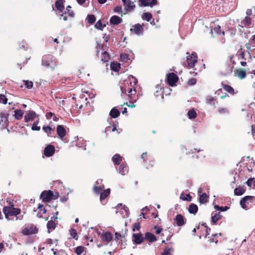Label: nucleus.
I'll use <instances>...</instances> for the list:
<instances>
[{
    "label": "nucleus",
    "instance_id": "1",
    "mask_svg": "<svg viewBox=\"0 0 255 255\" xmlns=\"http://www.w3.org/2000/svg\"><path fill=\"white\" fill-rule=\"evenodd\" d=\"M3 212L5 215V218L9 220L10 216H16V220H22L23 216H17L21 212V210L19 208H16L13 207V205L10 206H5L3 208Z\"/></svg>",
    "mask_w": 255,
    "mask_h": 255
},
{
    "label": "nucleus",
    "instance_id": "2",
    "mask_svg": "<svg viewBox=\"0 0 255 255\" xmlns=\"http://www.w3.org/2000/svg\"><path fill=\"white\" fill-rule=\"evenodd\" d=\"M59 194L57 192L54 193L52 191H44L40 195L43 201L47 202L51 200H55L58 198Z\"/></svg>",
    "mask_w": 255,
    "mask_h": 255
},
{
    "label": "nucleus",
    "instance_id": "3",
    "mask_svg": "<svg viewBox=\"0 0 255 255\" xmlns=\"http://www.w3.org/2000/svg\"><path fill=\"white\" fill-rule=\"evenodd\" d=\"M39 118V115H37L36 113L33 111H27L24 116L25 122L28 123L32 122L36 119Z\"/></svg>",
    "mask_w": 255,
    "mask_h": 255
},
{
    "label": "nucleus",
    "instance_id": "4",
    "mask_svg": "<svg viewBox=\"0 0 255 255\" xmlns=\"http://www.w3.org/2000/svg\"><path fill=\"white\" fill-rule=\"evenodd\" d=\"M255 200V196H246L241 200L240 205L243 209L247 210V205L249 204L250 203L254 202Z\"/></svg>",
    "mask_w": 255,
    "mask_h": 255
},
{
    "label": "nucleus",
    "instance_id": "5",
    "mask_svg": "<svg viewBox=\"0 0 255 255\" xmlns=\"http://www.w3.org/2000/svg\"><path fill=\"white\" fill-rule=\"evenodd\" d=\"M130 31L132 33L139 35L143 34V25H140V24H136L134 25H132L131 28L130 29Z\"/></svg>",
    "mask_w": 255,
    "mask_h": 255
},
{
    "label": "nucleus",
    "instance_id": "6",
    "mask_svg": "<svg viewBox=\"0 0 255 255\" xmlns=\"http://www.w3.org/2000/svg\"><path fill=\"white\" fill-rule=\"evenodd\" d=\"M198 57L195 53H193L191 55L187 56V62L189 67L190 68L193 67L195 64L197 62Z\"/></svg>",
    "mask_w": 255,
    "mask_h": 255
},
{
    "label": "nucleus",
    "instance_id": "7",
    "mask_svg": "<svg viewBox=\"0 0 255 255\" xmlns=\"http://www.w3.org/2000/svg\"><path fill=\"white\" fill-rule=\"evenodd\" d=\"M167 80L169 85L171 86H173L175 83L177 82L178 78L175 74L171 73L168 75Z\"/></svg>",
    "mask_w": 255,
    "mask_h": 255
},
{
    "label": "nucleus",
    "instance_id": "8",
    "mask_svg": "<svg viewBox=\"0 0 255 255\" xmlns=\"http://www.w3.org/2000/svg\"><path fill=\"white\" fill-rule=\"evenodd\" d=\"M139 2L140 5L143 6L152 7L157 4V0H139Z\"/></svg>",
    "mask_w": 255,
    "mask_h": 255
},
{
    "label": "nucleus",
    "instance_id": "9",
    "mask_svg": "<svg viewBox=\"0 0 255 255\" xmlns=\"http://www.w3.org/2000/svg\"><path fill=\"white\" fill-rule=\"evenodd\" d=\"M124 5L125 8L127 11H131L135 7L134 3L129 0H122Z\"/></svg>",
    "mask_w": 255,
    "mask_h": 255
},
{
    "label": "nucleus",
    "instance_id": "10",
    "mask_svg": "<svg viewBox=\"0 0 255 255\" xmlns=\"http://www.w3.org/2000/svg\"><path fill=\"white\" fill-rule=\"evenodd\" d=\"M44 152L46 156H51L54 153L55 148L53 145H48L45 148Z\"/></svg>",
    "mask_w": 255,
    "mask_h": 255
},
{
    "label": "nucleus",
    "instance_id": "11",
    "mask_svg": "<svg viewBox=\"0 0 255 255\" xmlns=\"http://www.w3.org/2000/svg\"><path fill=\"white\" fill-rule=\"evenodd\" d=\"M127 84L128 85V87L127 88V86L126 85V83H125V87H124V86H122L121 87L122 93H127V92H128V95H129L130 94H131V95L134 94L136 92L135 89H132V88L131 87H129L128 83H127Z\"/></svg>",
    "mask_w": 255,
    "mask_h": 255
},
{
    "label": "nucleus",
    "instance_id": "12",
    "mask_svg": "<svg viewBox=\"0 0 255 255\" xmlns=\"http://www.w3.org/2000/svg\"><path fill=\"white\" fill-rule=\"evenodd\" d=\"M42 64L47 67L52 68L55 65V62L51 60V58L48 57H44L42 59Z\"/></svg>",
    "mask_w": 255,
    "mask_h": 255
},
{
    "label": "nucleus",
    "instance_id": "13",
    "mask_svg": "<svg viewBox=\"0 0 255 255\" xmlns=\"http://www.w3.org/2000/svg\"><path fill=\"white\" fill-rule=\"evenodd\" d=\"M101 238L103 242L107 243L106 245H107L112 239V234L108 232L103 233L101 236Z\"/></svg>",
    "mask_w": 255,
    "mask_h": 255
},
{
    "label": "nucleus",
    "instance_id": "14",
    "mask_svg": "<svg viewBox=\"0 0 255 255\" xmlns=\"http://www.w3.org/2000/svg\"><path fill=\"white\" fill-rule=\"evenodd\" d=\"M133 241L136 244H140L144 241V238L141 234H133Z\"/></svg>",
    "mask_w": 255,
    "mask_h": 255
},
{
    "label": "nucleus",
    "instance_id": "15",
    "mask_svg": "<svg viewBox=\"0 0 255 255\" xmlns=\"http://www.w3.org/2000/svg\"><path fill=\"white\" fill-rule=\"evenodd\" d=\"M101 52L102 57L101 60L102 61L106 62L108 61L109 59V54L106 51H102V48H98L97 49V53L99 54L100 52Z\"/></svg>",
    "mask_w": 255,
    "mask_h": 255
},
{
    "label": "nucleus",
    "instance_id": "16",
    "mask_svg": "<svg viewBox=\"0 0 255 255\" xmlns=\"http://www.w3.org/2000/svg\"><path fill=\"white\" fill-rule=\"evenodd\" d=\"M22 233L25 235H29L37 233V231L35 227H30L25 228L23 230Z\"/></svg>",
    "mask_w": 255,
    "mask_h": 255
},
{
    "label": "nucleus",
    "instance_id": "17",
    "mask_svg": "<svg viewBox=\"0 0 255 255\" xmlns=\"http://www.w3.org/2000/svg\"><path fill=\"white\" fill-rule=\"evenodd\" d=\"M57 132L58 135L61 138H63V137L66 135V130L62 126L59 125L57 126Z\"/></svg>",
    "mask_w": 255,
    "mask_h": 255
},
{
    "label": "nucleus",
    "instance_id": "18",
    "mask_svg": "<svg viewBox=\"0 0 255 255\" xmlns=\"http://www.w3.org/2000/svg\"><path fill=\"white\" fill-rule=\"evenodd\" d=\"M122 19L121 17H119L117 15H114L110 18V22L111 24L114 25H118L121 23Z\"/></svg>",
    "mask_w": 255,
    "mask_h": 255
},
{
    "label": "nucleus",
    "instance_id": "19",
    "mask_svg": "<svg viewBox=\"0 0 255 255\" xmlns=\"http://www.w3.org/2000/svg\"><path fill=\"white\" fill-rule=\"evenodd\" d=\"M175 221L177 226H182L184 224L183 217L181 214L176 216Z\"/></svg>",
    "mask_w": 255,
    "mask_h": 255
},
{
    "label": "nucleus",
    "instance_id": "20",
    "mask_svg": "<svg viewBox=\"0 0 255 255\" xmlns=\"http://www.w3.org/2000/svg\"><path fill=\"white\" fill-rule=\"evenodd\" d=\"M246 189L244 187H239L235 189L234 194L237 196H240L243 195Z\"/></svg>",
    "mask_w": 255,
    "mask_h": 255
},
{
    "label": "nucleus",
    "instance_id": "21",
    "mask_svg": "<svg viewBox=\"0 0 255 255\" xmlns=\"http://www.w3.org/2000/svg\"><path fill=\"white\" fill-rule=\"evenodd\" d=\"M145 239H146L151 243L154 242L156 240L155 236L153 234L148 232L145 234Z\"/></svg>",
    "mask_w": 255,
    "mask_h": 255
},
{
    "label": "nucleus",
    "instance_id": "22",
    "mask_svg": "<svg viewBox=\"0 0 255 255\" xmlns=\"http://www.w3.org/2000/svg\"><path fill=\"white\" fill-rule=\"evenodd\" d=\"M122 160V157L118 154L114 155L112 157V160L116 165L120 164Z\"/></svg>",
    "mask_w": 255,
    "mask_h": 255
},
{
    "label": "nucleus",
    "instance_id": "23",
    "mask_svg": "<svg viewBox=\"0 0 255 255\" xmlns=\"http://www.w3.org/2000/svg\"><path fill=\"white\" fill-rule=\"evenodd\" d=\"M188 211L191 214H196L198 211L197 206L194 204H191L189 207Z\"/></svg>",
    "mask_w": 255,
    "mask_h": 255
},
{
    "label": "nucleus",
    "instance_id": "24",
    "mask_svg": "<svg viewBox=\"0 0 255 255\" xmlns=\"http://www.w3.org/2000/svg\"><path fill=\"white\" fill-rule=\"evenodd\" d=\"M119 172L122 175H125L128 172V167L127 165L122 164L120 166Z\"/></svg>",
    "mask_w": 255,
    "mask_h": 255
},
{
    "label": "nucleus",
    "instance_id": "25",
    "mask_svg": "<svg viewBox=\"0 0 255 255\" xmlns=\"http://www.w3.org/2000/svg\"><path fill=\"white\" fill-rule=\"evenodd\" d=\"M110 115L113 118H116L120 115V112L118 109L114 108L111 110Z\"/></svg>",
    "mask_w": 255,
    "mask_h": 255
},
{
    "label": "nucleus",
    "instance_id": "26",
    "mask_svg": "<svg viewBox=\"0 0 255 255\" xmlns=\"http://www.w3.org/2000/svg\"><path fill=\"white\" fill-rule=\"evenodd\" d=\"M208 196L206 193H203L200 195L199 202L200 203L204 204L208 201Z\"/></svg>",
    "mask_w": 255,
    "mask_h": 255
},
{
    "label": "nucleus",
    "instance_id": "27",
    "mask_svg": "<svg viewBox=\"0 0 255 255\" xmlns=\"http://www.w3.org/2000/svg\"><path fill=\"white\" fill-rule=\"evenodd\" d=\"M23 112L21 110H16L14 111V117L16 119L19 120L22 119Z\"/></svg>",
    "mask_w": 255,
    "mask_h": 255
},
{
    "label": "nucleus",
    "instance_id": "28",
    "mask_svg": "<svg viewBox=\"0 0 255 255\" xmlns=\"http://www.w3.org/2000/svg\"><path fill=\"white\" fill-rule=\"evenodd\" d=\"M246 183L248 186L253 188V189H255V178H250L246 182Z\"/></svg>",
    "mask_w": 255,
    "mask_h": 255
},
{
    "label": "nucleus",
    "instance_id": "29",
    "mask_svg": "<svg viewBox=\"0 0 255 255\" xmlns=\"http://www.w3.org/2000/svg\"><path fill=\"white\" fill-rule=\"evenodd\" d=\"M221 215L220 212L216 213L215 214H212V221L213 223H216L219 219H220Z\"/></svg>",
    "mask_w": 255,
    "mask_h": 255
},
{
    "label": "nucleus",
    "instance_id": "30",
    "mask_svg": "<svg viewBox=\"0 0 255 255\" xmlns=\"http://www.w3.org/2000/svg\"><path fill=\"white\" fill-rule=\"evenodd\" d=\"M39 123V118H38L33 124L31 129L32 130H37L39 131L40 129V127L38 126V125Z\"/></svg>",
    "mask_w": 255,
    "mask_h": 255
},
{
    "label": "nucleus",
    "instance_id": "31",
    "mask_svg": "<svg viewBox=\"0 0 255 255\" xmlns=\"http://www.w3.org/2000/svg\"><path fill=\"white\" fill-rule=\"evenodd\" d=\"M55 6L58 10H59L60 11H62L64 8V5L62 0H57L55 3Z\"/></svg>",
    "mask_w": 255,
    "mask_h": 255
},
{
    "label": "nucleus",
    "instance_id": "32",
    "mask_svg": "<svg viewBox=\"0 0 255 255\" xmlns=\"http://www.w3.org/2000/svg\"><path fill=\"white\" fill-rule=\"evenodd\" d=\"M69 233L71 237L73 239L77 240L78 239V236L77 233V231L75 229L73 228H70L69 229Z\"/></svg>",
    "mask_w": 255,
    "mask_h": 255
},
{
    "label": "nucleus",
    "instance_id": "33",
    "mask_svg": "<svg viewBox=\"0 0 255 255\" xmlns=\"http://www.w3.org/2000/svg\"><path fill=\"white\" fill-rule=\"evenodd\" d=\"M111 68L115 71H118L120 68V64L117 62H112L111 64Z\"/></svg>",
    "mask_w": 255,
    "mask_h": 255
},
{
    "label": "nucleus",
    "instance_id": "34",
    "mask_svg": "<svg viewBox=\"0 0 255 255\" xmlns=\"http://www.w3.org/2000/svg\"><path fill=\"white\" fill-rule=\"evenodd\" d=\"M120 213L124 218L128 216V209L126 206H124L122 208L121 210L120 211Z\"/></svg>",
    "mask_w": 255,
    "mask_h": 255
},
{
    "label": "nucleus",
    "instance_id": "35",
    "mask_svg": "<svg viewBox=\"0 0 255 255\" xmlns=\"http://www.w3.org/2000/svg\"><path fill=\"white\" fill-rule=\"evenodd\" d=\"M47 229H48V230H54L56 227V224L52 220L49 221L48 222V223L47 224ZM48 232L49 233L50 231H48Z\"/></svg>",
    "mask_w": 255,
    "mask_h": 255
},
{
    "label": "nucleus",
    "instance_id": "36",
    "mask_svg": "<svg viewBox=\"0 0 255 255\" xmlns=\"http://www.w3.org/2000/svg\"><path fill=\"white\" fill-rule=\"evenodd\" d=\"M242 24L243 25H241L242 27L250 25L251 24V19L250 17L246 16L245 18L244 21L242 22Z\"/></svg>",
    "mask_w": 255,
    "mask_h": 255
},
{
    "label": "nucleus",
    "instance_id": "37",
    "mask_svg": "<svg viewBox=\"0 0 255 255\" xmlns=\"http://www.w3.org/2000/svg\"><path fill=\"white\" fill-rule=\"evenodd\" d=\"M110 190L109 189L105 190L101 194L100 200H102L107 198V197L110 194Z\"/></svg>",
    "mask_w": 255,
    "mask_h": 255
},
{
    "label": "nucleus",
    "instance_id": "38",
    "mask_svg": "<svg viewBox=\"0 0 255 255\" xmlns=\"http://www.w3.org/2000/svg\"><path fill=\"white\" fill-rule=\"evenodd\" d=\"M237 76L241 79L245 78L246 76V71L242 70H237Z\"/></svg>",
    "mask_w": 255,
    "mask_h": 255
},
{
    "label": "nucleus",
    "instance_id": "39",
    "mask_svg": "<svg viewBox=\"0 0 255 255\" xmlns=\"http://www.w3.org/2000/svg\"><path fill=\"white\" fill-rule=\"evenodd\" d=\"M152 17V14L149 12H145L142 15V18L144 20H147V21H149Z\"/></svg>",
    "mask_w": 255,
    "mask_h": 255
},
{
    "label": "nucleus",
    "instance_id": "40",
    "mask_svg": "<svg viewBox=\"0 0 255 255\" xmlns=\"http://www.w3.org/2000/svg\"><path fill=\"white\" fill-rule=\"evenodd\" d=\"M223 87V88L230 94L233 95L234 94V90L230 86L228 85H224Z\"/></svg>",
    "mask_w": 255,
    "mask_h": 255
},
{
    "label": "nucleus",
    "instance_id": "41",
    "mask_svg": "<svg viewBox=\"0 0 255 255\" xmlns=\"http://www.w3.org/2000/svg\"><path fill=\"white\" fill-rule=\"evenodd\" d=\"M196 113L194 110H191L188 112V116L189 119H194L196 117Z\"/></svg>",
    "mask_w": 255,
    "mask_h": 255
},
{
    "label": "nucleus",
    "instance_id": "42",
    "mask_svg": "<svg viewBox=\"0 0 255 255\" xmlns=\"http://www.w3.org/2000/svg\"><path fill=\"white\" fill-rule=\"evenodd\" d=\"M84 251V247L82 246H78L75 249V253L77 255H81Z\"/></svg>",
    "mask_w": 255,
    "mask_h": 255
},
{
    "label": "nucleus",
    "instance_id": "43",
    "mask_svg": "<svg viewBox=\"0 0 255 255\" xmlns=\"http://www.w3.org/2000/svg\"><path fill=\"white\" fill-rule=\"evenodd\" d=\"M42 129L45 133L47 134L48 136H50L51 132L53 130L51 128L48 126H43L42 128Z\"/></svg>",
    "mask_w": 255,
    "mask_h": 255
},
{
    "label": "nucleus",
    "instance_id": "44",
    "mask_svg": "<svg viewBox=\"0 0 255 255\" xmlns=\"http://www.w3.org/2000/svg\"><path fill=\"white\" fill-rule=\"evenodd\" d=\"M214 31L217 33L219 35H223L225 34V32L224 31L221 30V27L219 25H217L214 28Z\"/></svg>",
    "mask_w": 255,
    "mask_h": 255
},
{
    "label": "nucleus",
    "instance_id": "45",
    "mask_svg": "<svg viewBox=\"0 0 255 255\" xmlns=\"http://www.w3.org/2000/svg\"><path fill=\"white\" fill-rule=\"evenodd\" d=\"M23 82L24 83L25 87L28 89H30L33 87V82L32 81H29L28 80H24Z\"/></svg>",
    "mask_w": 255,
    "mask_h": 255
},
{
    "label": "nucleus",
    "instance_id": "46",
    "mask_svg": "<svg viewBox=\"0 0 255 255\" xmlns=\"http://www.w3.org/2000/svg\"><path fill=\"white\" fill-rule=\"evenodd\" d=\"M71 8V7L70 5L67 6L66 8V11H65V12H66V14H67L68 16L71 17H73L74 14V12L70 10Z\"/></svg>",
    "mask_w": 255,
    "mask_h": 255
},
{
    "label": "nucleus",
    "instance_id": "47",
    "mask_svg": "<svg viewBox=\"0 0 255 255\" xmlns=\"http://www.w3.org/2000/svg\"><path fill=\"white\" fill-rule=\"evenodd\" d=\"M105 26V25H103L100 20L98 21L95 25V27L98 29H102Z\"/></svg>",
    "mask_w": 255,
    "mask_h": 255
},
{
    "label": "nucleus",
    "instance_id": "48",
    "mask_svg": "<svg viewBox=\"0 0 255 255\" xmlns=\"http://www.w3.org/2000/svg\"><path fill=\"white\" fill-rule=\"evenodd\" d=\"M96 20L95 15L91 14L88 16V21L90 23H93Z\"/></svg>",
    "mask_w": 255,
    "mask_h": 255
},
{
    "label": "nucleus",
    "instance_id": "49",
    "mask_svg": "<svg viewBox=\"0 0 255 255\" xmlns=\"http://www.w3.org/2000/svg\"><path fill=\"white\" fill-rule=\"evenodd\" d=\"M0 103L4 104L7 103V99L3 95H0Z\"/></svg>",
    "mask_w": 255,
    "mask_h": 255
},
{
    "label": "nucleus",
    "instance_id": "50",
    "mask_svg": "<svg viewBox=\"0 0 255 255\" xmlns=\"http://www.w3.org/2000/svg\"><path fill=\"white\" fill-rule=\"evenodd\" d=\"M121 58L124 61H127L129 59L128 55L127 54H122L121 55Z\"/></svg>",
    "mask_w": 255,
    "mask_h": 255
},
{
    "label": "nucleus",
    "instance_id": "51",
    "mask_svg": "<svg viewBox=\"0 0 255 255\" xmlns=\"http://www.w3.org/2000/svg\"><path fill=\"white\" fill-rule=\"evenodd\" d=\"M233 66L228 65L226 67V74H229L232 72Z\"/></svg>",
    "mask_w": 255,
    "mask_h": 255
},
{
    "label": "nucleus",
    "instance_id": "52",
    "mask_svg": "<svg viewBox=\"0 0 255 255\" xmlns=\"http://www.w3.org/2000/svg\"><path fill=\"white\" fill-rule=\"evenodd\" d=\"M171 249H165L162 254V255H170L172 251Z\"/></svg>",
    "mask_w": 255,
    "mask_h": 255
},
{
    "label": "nucleus",
    "instance_id": "53",
    "mask_svg": "<svg viewBox=\"0 0 255 255\" xmlns=\"http://www.w3.org/2000/svg\"><path fill=\"white\" fill-rule=\"evenodd\" d=\"M140 228V224L139 223H136L134 224L133 226V231L134 232L135 230H138Z\"/></svg>",
    "mask_w": 255,
    "mask_h": 255
},
{
    "label": "nucleus",
    "instance_id": "54",
    "mask_svg": "<svg viewBox=\"0 0 255 255\" xmlns=\"http://www.w3.org/2000/svg\"><path fill=\"white\" fill-rule=\"evenodd\" d=\"M38 208L42 211L43 214H45L46 212V210L43 208V206L42 204H39Z\"/></svg>",
    "mask_w": 255,
    "mask_h": 255
},
{
    "label": "nucleus",
    "instance_id": "55",
    "mask_svg": "<svg viewBox=\"0 0 255 255\" xmlns=\"http://www.w3.org/2000/svg\"><path fill=\"white\" fill-rule=\"evenodd\" d=\"M114 11L119 13H122V7L121 6H117L114 8Z\"/></svg>",
    "mask_w": 255,
    "mask_h": 255
},
{
    "label": "nucleus",
    "instance_id": "56",
    "mask_svg": "<svg viewBox=\"0 0 255 255\" xmlns=\"http://www.w3.org/2000/svg\"><path fill=\"white\" fill-rule=\"evenodd\" d=\"M94 189V191L97 193H100L102 190L100 187H95Z\"/></svg>",
    "mask_w": 255,
    "mask_h": 255
},
{
    "label": "nucleus",
    "instance_id": "57",
    "mask_svg": "<svg viewBox=\"0 0 255 255\" xmlns=\"http://www.w3.org/2000/svg\"><path fill=\"white\" fill-rule=\"evenodd\" d=\"M155 232L156 234H158L161 233L162 231V229L158 227H156L154 228Z\"/></svg>",
    "mask_w": 255,
    "mask_h": 255
},
{
    "label": "nucleus",
    "instance_id": "58",
    "mask_svg": "<svg viewBox=\"0 0 255 255\" xmlns=\"http://www.w3.org/2000/svg\"><path fill=\"white\" fill-rule=\"evenodd\" d=\"M218 111L220 113H225L228 112V110L226 108L219 109Z\"/></svg>",
    "mask_w": 255,
    "mask_h": 255
},
{
    "label": "nucleus",
    "instance_id": "59",
    "mask_svg": "<svg viewBox=\"0 0 255 255\" xmlns=\"http://www.w3.org/2000/svg\"><path fill=\"white\" fill-rule=\"evenodd\" d=\"M67 14H66V12H65L64 13H62L61 14H60L61 16L63 17V19L64 21L67 20V16L66 15Z\"/></svg>",
    "mask_w": 255,
    "mask_h": 255
},
{
    "label": "nucleus",
    "instance_id": "60",
    "mask_svg": "<svg viewBox=\"0 0 255 255\" xmlns=\"http://www.w3.org/2000/svg\"><path fill=\"white\" fill-rule=\"evenodd\" d=\"M252 13V10L251 9H248L246 11V14L247 15H251Z\"/></svg>",
    "mask_w": 255,
    "mask_h": 255
},
{
    "label": "nucleus",
    "instance_id": "61",
    "mask_svg": "<svg viewBox=\"0 0 255 255\" xmlns=\"http://www.w3.org/2000/svg\"><path fill=\"white\" fill-rule=\"evenodd\" d=\"M190 84L194 85L196 83V80L195 79H192L189 81Z\"/></svg>",
    "mask_w": 255,
    "mask_h": 255
},
{
    "label": "nucleus",
    "instance_id": "62",
    "mask_svg": "<svg viewBox=\"0 0 255 255\" xmlns=\"http://www.w3.org/2000/svg\"><path fill=\"white\" fill-rule=\"evenodd\" d=\"M53 116V114L51 112L48 113L46 115V117L48 119H50Z\"/></svg>",
    "mask_w": 255,
    "mask_h": 255
},
{
    "label": "nucleus",
    "instance_id": "63",
    "mask_svg": "<svg viewBox=\"0 0 255 255\" xmlns=\"http://www.w3.org/2000/svg\"><path fill=\"white\" fill-rule=\"evenodd\" d=\"M121 237V235L120 234H119L118 233H115V238L117 239H118L120 237Z\"/></svg>",
    "mask_w": 255,
    "mask_h": 255
},
{
    "label": "nucleus",
    "instance_id": "64",
    "mask_svg": "<svg viewBox=\"0 0 255 255\" xmlns=\"http://www.w3.org/2000/svg\"><path fill=\"white\" fill-rule=\"evenodd\" d=\"M227 209H228V207H220V210H221V211H225Z\"/></svg>",
    "mask_w": 255,
    "mask_h": 255
}]
</instances>
